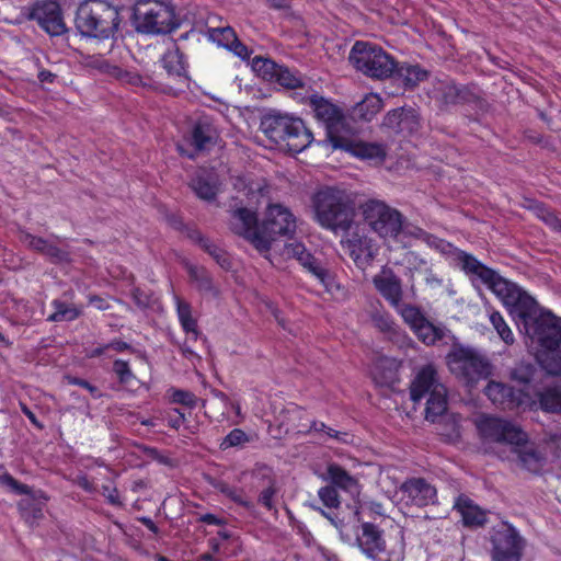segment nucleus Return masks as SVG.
<instances>
[{
    "mask_svg": "<svg viewBox=\"0 0 561 561\" xmlns=\"http://www.w3.org/2000/svg\"><path fill=\"white\" fill-rule=\"evenodd\" d=\"M119 24V12L108 1L85 0L77 10L76 25L84 36L108 39L114 37Z\"/></svg>",
    "mask_w": 561,
    "mask_h": 561,
    "instance_id": "obj_4",
    "label": "nucleus"
},
{
    "mask_svg": "<svg viewBox=\"0 0 561 561\" xmlns=\"http://www.w3.org/2000/svg\"><path fill=\"white\" fill-rule=\"evenodd\" d=\"M328 478L332 485L343 490H350L356 484V480L337 463H330L327 468Z\"/></svg>",
    "mask_w": 561,
    "mask_h": 561,
    "instance_id": "obj_42",
    "label": "nucleus"
},
{
    "mask_svg": "<svg viewBox=\"0 0 561 561\" xmlns=\"http://www.w3.org/2000/svg\"><path fill=\"white\" fill-rule=\"evenodd\" d=\"M174 301L176 316L182 330L186 334H192L193 340L196 341L198 339L199 331L197 320L192 314V306L179 296H174Z\"/></svg>",
    "mask_w": 561,
    "mask_h": 561,
    "instance_id": "obj_36",
    "label": "nucleus"
},
{
    "mask_svg": "<svg viewBox=\"0 0 561 561\" xmlns=\"http://www.w3.org/2000/svg\"><path fill=\"white\" fill-rule=\"evenodd\" d=\"M134 19L137 31L145 34H170L180 26L174 5L159 0H140Z\"/></svg>",
    "mask_w": 561,
    "mask_h": 561,
    "instance_id": "obj_5",
    "label": "nucleus"
},
{
    "mask_svg": "<svg viewBox=\"0 0 561 561\" xmlns=\"http://www.w3.org/2000/svg\"><path fill=\"white\" fill-rule=\"evenodd\" d=\"M461 517L463 525L468 527L482 526L486 520L485 514L472 504H466L461 508Z\"/></svg>",
    "mask_w": 561,
    "mask_h": 561,
    "instance_id": "obj_51",
    "label": "nucleus"
},
{
    "mask_svg": "<svg viewBox=\"0 0 561 561\" xmlns=\"http://www.w3.org/2000/svg\"><path fill=\"white\" fill-rule=\"evenodd\" d=\"M285 254L288 257L296 259L307 272L319 280L327 291L332 293L333 288L337 287L335 277L306 249L305 244L300 242L288 243L285 245Z\"/></svg>",
    "mask_w": 561,
    "mask_h": 561,
    "instance_id": "obj_18",
    "label": "nucleus"
},
{
    "mask_svg": "<svg viewBox=\"0 0 561 561\" xmlns=\"http://www.w3.org/2000/svg\"><path fill=\"white\" fill-rule=\"evenodd\" d=\"M307 104L314 119L325 128V139L320 144L332 147L334 140L343 136L341 131L346 125V117L343 110L331 100L318 93L310 94L307 98Z\"/></svg>",
    "mask_w": 561,
    "mask_h": 561,
    "instance_id": "obj_10",
    "label": "nucleus"
},
{
    "mask_svg": "<svg viewBox=\"0 0 561 561\" xmlns=\"http://www.w3.org/2000/svg\"><path fill=\"white\" fill-rule=\"evenodd\" d=\"M474 99V93L466 85L445 84L442 88L440 100L445 105L466 104Z\"/></svg>",
    "mask_w": 561,
    "mask_h": 561,
    "instance_id": "obj_39",
    "label": "nucleus"
},
{
    "mask_svg": "<svg viewBox=\"0 0 561 561\" xmlns=\"http://www.w3.org/2000/svg\"><path fill=\"white\" fill-rule=\"evenodd\" d=\"M449 369L468 385H474L492 375L490 360L470 347L454 346L447 355Z\"/></svg>",
    "mask_w": 561,
    "mask_h": 561,
    "instance_id": "obj_8",
    "label": "nucleus"
},
{
    "mask_svg": "<svg viewBox=\"0 0 561 561\" xmlns=\"http://www.w3.org/2000/svg\"><path fill=\"white\" fill-rule=\"evenodd\" d=\"M319 499L322 504L328 508H337L340 506V496L333 485H325L318 491Z\"/></svg>",
    "mask_w": 561,
    "mask_h": 561,
    "instance_id": "obj_57",
    "label": "nucleus"
},
{
    "mask_svg": "<svg viewBox=\"0 0 561 561\" xmlns=\"http://www.w3.org/2000/svg\"><path fill=\"white\" fill-rule=\"evenodd\" d=\"M343 247L352 257L357 267L365 270L374 260L375 252L373 241L359 231L356 226L352 233H348L343 241Z\"/></svg>",
    "mask_w": 561,
    "mask_h": 561,
    "instance_id": "obj_23",
    "label": "nucleus"
},
{
    "mask_svg": "<svg viewBox=\"0 0 561 561\" xmlns=\"http://www.w3.org/2000/svg\"><path fill=\"white\" fill-rule=\"evenodd\" d=\"M400 491L407 503L416 507H425L437 503V490L425 478H408L400 485Z\"/></svg>",
    "mask_w": 561,
    "mask_h": 561,
    "instance_id": "obj_21",
    "label": "nucleus"
},
{
    "mask_svg": "<svg viewBox=\"0 0 561 561\" xmlns=\"http://www.w3.org/2000/svg\"><path fill=\"white\" fill-rule=\"evenodd\" d=\"M251 67L260 78L265 81L273 82L280 65L271 58L255 56L252 58Z\"/></svg>",
    "mask_w": 561,
    "mask_h": 561,
    "instance_id": "obj_40",
    "label": "nucleus"
},
{
    "mask_svg": "<svg viewBox=\"0 0 561 561\" xmlns=\"http://www.w3.org/2000/svg\"><path fill=\"white\" fill-rule=\"evenodd\" d=\"M488 399L501 410H528L529 392L513 386L490 380L483 390Z\"/></svg>",
    "mask_w": 561,
    "mask_h": 561,
    "instance_id": "obj_15",
    "label": "nucleus"
},
{
    "mask_svg": "<svg viewBox=\"0 0 561 561\" xmlns=\"http://www.w3.org/2000/svg\"><path fill=\"white\" fill-rule=\"evenodd\" d=\"M527 411L561 414V382L546 386L535 396L529 393Z\"/></svg>",
    "mask_w": 561,
    "mask_h": 561,
    "instance_id": "obj_26",
    "label": "nucleus"
},
{
    "mask_svg": "<svg viewBox=\"0 0 561 561\" xmlns=\"http://www.w3.org/2000/svg\"><path fill=\"white\" fill-rule=\"evenodd\" d=\"M210 37L219 46L228 48L233 42L237 41L238 36L232 27L226 26V27L213 28L211 33H210Z\"/></svg>",
    "mask_w": 561,
    "mask_h": 561,
    "instance_id": "obj_54",
    "label": "nucleus"
},
{
    "mask_svg": "<svg viewBox=\"0 0 561 561\" xmlns=\"http://www.w3.org/2000/svg\"><path fill=\"white\" fill-rule=\"evenodd\" d=\"M382 107V99L375 93H368L351 110L350 116L355 122H371Z\"/></svg>",
    "mask_w": 561,
    "mask_h": 561,
    "instance_id": "obj_30",
    "label": "nucleus"
},
{
    "mask_svg": "<svg viewBox=\"0 0 561 561\" xmlns=\"http://www.w3.org/2000/svg\"><path fill=\"white\" fill-rule=\"evenodd\" d=\"M277 492H278V490L276 488L275 481H271L268 486H266L265 489H263L260 492L259 497H257L259 504L262 505L267 511L275 510L274 499H275Z\"/></svg>",
    "mask_w": 561,
    "mask_h": 561,
    "instance_id": "obj_58",
    "label": "nucleus"
},
{
    "mask_svg": "<svg viewBox=\"0 0 561 561\" xmlns=\"http://www.w3.org/2000/svg\"><path fill=\"white\" fill-rule=\"evenodd\" d=\"M506 294H496L506 299L512 306V313L523 324L525 331L539 319V309L537 301L525 291L516 290L513 283L508 282Z\"/></svg>",
    "mask_w": 561,
    "mask_h": 561,
    "instance_id": "obj_20",
    "label": "nucleus"
},
{
    "mask_svg": "<svg viewBox=\"0 0 561 561\" xmlns=\"http://www.w3.org/2000/svg\"><path fill=\"white\" fill-rule=\"evenodd\" d=\"M490 542L492 561H520L526 540L508 522H502L493 527Z\"/></svg>",
    "mask_w": 561,
    "mask_h": 561,
    "instance_id": "obj_12",
    "label": "nucleus"
},
{
    "mask_svg": "<svg viewBox=\"0 0 561 561\" xmlns=\"http://www.w3.org/2000/svg\"><path fill=\"white\" fill-rule=\"evenodd\" d=\"M412 331L415 333L417 339L426 345H434L445 336L444 331L434 325L427 319L417 324Z\"/></svg>",
    "mask_w": 561,
    "mask_h": 561,
    "instance_id": "obj_43",
    "label": "nucleus"
},
{
    "mask_svg": "<svg viewBox=\"0 0 561 561\" xmlns=\"http://www.w3.org/2000/svg\"><path fill=\"white\" fill-rule=\"evenodd\" d=\"M230 229L249 240L257 251L262 252V249L267 248V240L260 234L261 224L255 211L247 207L234 209L231 214Z\"/></svg>",
    "mask_w": 561,
    "mask_h": 561,
    "instance_id": "obj_19",
    "label": "nucleus"
},
{
    "mask_svg": "<svg viewBox=\"0 0 561 561\" xmlns=\"http://www.w3.org/2000/svg\"><path fill=\"white\" fill-rule=\"evenodd\" d=\"M526 208L530 210L540 221H542V219L552 209L543 202L537 199H527Z\"/></svg>",
    "mask_w": 561,
    "mask_h": 561,
    "instance_id": "obj_60",
    "label": "nucleus"
},
{
    "mask_svg": "<svg viewBox=\"0 0 561 561\" xmlns=\"http://www.w3.org/2000/svg\"><path fill=\"white\" fill-rule=\"evenodd\" d=\"M196 196L203 201L211 202L218 193L217 180L206 171L198 172L190 183Z\"/></svg>",
    "mask_w": 561,
    "mask_h": 561,
    "instance_id": "obj_32",
    "label": "nucleus"
},
{
    "mask_svg": "<svg viewBox=\"0 0 561 561\" xmlns=\"http://www.w3.org/2000/svg\"><path fill=\"white\" fill-rule=\"evenodd\" d=\"M250 440V436L243 430L233 428L222 438L219 448L227 450L232 447H244Z\"/></svg>",
    "mask_w": 561,
    "mask_h": 561,
    "instance_id": "obj_50",
    "label": "nucleus"
},
{
    "mask_svg": "<svg viewBox=\"0 0 561 561\" xmlns=\"http://www.w3.org/2000/svg\"><path fill=\"white\" fill-rule=\"evenodd\" d=\"M295 231L296 218L290 209L278 203L270 204L260 229V234L267 240V248L262 252H268L277 237H291Z\"/></svg>",
    "mask_w": 561,
    "mask_h": 561,
    "instance_id": "obj_13",
    "label": "nucleus"
},
{
    "mask_svg": "<svg viewBox=\"0 0 561 561\" xmlns=\"http://www.w3.org/2000/svg\"><path fill=\"white\" fill-rule=\"evenodd\" d=\"M542 222L554 233L561 234V218L556 210L551 209L542 219Z\"/></svg>",
    "mask_w": 561,
    "mask_h": 561,
    "instance_id": "obj_63",
    "label": "nucleus"
},
{
    "mask_svg": "<svg viewBox=\"0 0 561 561\" xmlns=\"http://www.w3.org/2000/svg\"><path fill=\"white\" fill-rule=\"evenodd\" d=\"M331 149L348 152L352 156L366 161L382 162L386 158V149L382 145L354 140L344 135L340 139L334 140V145Z\"/></svg>",
    "mask_w": 561,
    "mask_h": 561,
    "instance_id": "obj_22",
    "label": "nucleus"
},
{
    "mask_svg": "<svg viewBox=\"0 0 561 561\" xmlns=\"http://www.w3.org/2000/svg\"><path fill=\"white\" fill-rule=\"evenodd\" d=\"M28 19L36 21L50 36H60L67 31L61 8L55 0L35 2L30 9Z\"/></svg>",
    "mask_w": 561,
    "mask_h": 561,
    "instance_id": "obj_17",
    "label": "nucleus"
},
{
    "mask_svg": "<svg viewBox=\"0 0 561 561\" xmlns=\"http://www.w3.org/2000/svg\"><path fill=\"white\" fill-rule=\"evenodd\" d=\"M537 373L538 368L535 364L520 362L511 369L510 377L518 383L529 385L535 380Z\"/></svg>",
    "mask_w": 561,
    "mask_h": 561,
    "instance_id": "obj_46",
    "label": "nucleus"
},
{
    "mask_svg": "<svg viewBox=\"0 0 561 561\" xmlns=\"http://www.w3.org/2000/svg\"><path fill=\"white\" fill-rule=\"evenodd\" d=\"M447 389L445 386H436V389L430 392L425 407V419L432 423L447 411Z\"/></svg>",
    "mask_w": 561,
    "mask_h": 561,
    "instance_id": "obj_34",
    "label": "nucleus"
},
{
    "mask_svg": "<svg viewBox=\"0 0 561 561\" xmlns=\"http://www.w3.org/2000/svg\"><path fill=\"white\" fill-rule=\"evenodd\" d=\"M396 309L400 313L404 322L408 323L412 330L426 319L421 309L411 304L400 302L399 308Z\"/></svg>",
    "mask_w": 561,
    "mask_h": 561,
    "instance_id": "obj_49",
    "label": "nucleus"
},
{
    "mask_svg": "<svg viewBox=\"0 0 561 561\" xmlns=\"http://www.w3.org/2000/svg\"><path fill=\"white\" fill-rule=\"evenodd\" d=\"M421 239L430 248L436 250L450 263L460 267L467 275L477 276L494 294H506L508 283L495 270L480 262L473 254L468 253L451 242L435 234L421 230Z\"/></svg>",
    "mask_w": 561,
    "mask_h": 561,
    "instance_id": "obj_1",
    "label": "nucleus"
},
{
    "mask_svg": "<svg viewBox=\"0 0 561 561\" xmlns=\"http://www.w3.org/2000/svg\"><path fill=\"white\" fill-rule=\"evenodd\" d=\"M68 383L88 390L94 399H100L102 397V392L100 391V389L96 386L92 385L87 379L80 377H68Z\"/></svg>",
    "mask_w": 561,
    "mask_h": 561,
    "instance_id": "obj_61",
    "label": "nucleus"
},
{
    "mask_svg": "<svg viewBox=\"0 0 561 561\" xmlns=\"http://www.w3.org/2000/svg\"><path fill=\"white\" fill-rule=\"evenodd\" d=\"M436 386H444L438 381L437 370L431 364L420 368L410 385V399L414 403L421 402L425 396L436 389Z\"/></svg>",
    "mask_w": 561,
    "mask_h": 561,
    "instance_id": "obj_27",
    "label": "nucleus"
},
{
    "mask_svg": "<svg viewBox=\"0 0 561 561\" xmlns=\"http://www.w3.org/2000/svg\"><path fill=\"white\" fill-rule=\"evenodd\" d=\"M167 394L171 403L181 404L188 409H194L197 405V397L192 391L171 387Z\"/></svg>",
    "mask_w": 561,
    "mask_h": 561,
    "instance_id": "obj_48",
    "label": "nucleus"
},
{
    "mask_svg": "<svg viewBox=\"0 0 561 561\" xmlns=\"http://www.w3.org/2000/svg\"><path fill=\"white\" fill-rule=\"evenodd\" d=\"M261 129L267 139L294 154L302 152L314 140L302 118L286 113L272 112L264 115Z\"/></svg>",
    "mask_w": 561,
    "mask_h": 561,
    "instance_id": "obj_3",
    "label": "nucleus"
},
{
    "mask_svg": "<svg viewBox=\"0 0 561 561\" xmlns=\"http://www.w3.org/2000/svg\"><path fill=\"white\" fill-rule=\"evenodd\" d=\"M203 251L209 254L216 261V263L225 271L231 270L232 261L230 254L226 250L214 243L211 240L208 242V244L204 248Z\"/></svg>",
    "mask_w": 561,
    "mask_h": 561,
    "instance_id": "obj_52",
    "label": "nucleus"
},
{
    "mask_svg": "<svg viewBox=\"0 0 561 561\" xmlns=\"http://www.w3.org/2000/svg\"><path fill=\"white\" fill-rule=\"evenodd\" d=\"M374 325L387 337L396 343L402 345L407 340L405 332L393 321L392 317L388 313H376L373 316Z\"/></svg>",
    "mask_w": 561,
    "mask_h": 561,
    "instance_id": "obj_35",
    "label": "nucleus"
},
{
    "mask_svg": "<svg viewBox=\"0 0 561 561\" xmlns=\"http://www.w3.org/2000/svg\"><path fill=\"white\" fill-rule=\"evenodd\" d=\"M373 376L381 386L393 385L398 381V364L392 358L381 357L374 365Z\"/></svg>",
    "mask_w": 561,
    "mask_h": 561,
    "instance_id": "obj_38",
    "label": "nucleus"
},
{
    "mask_svg": "<svg viewBox=\"0 0 561 561\" xmlns=\"http://www.w3.org/2000/svg\"><path fill=\"white\" fill-rule=\"evenodd\" d=\"M490 323L492 324L493 329L499 334L500 339L506 344V345H513L515 342V337L513 334V331L511 330L510 325L503 318L500 311L493 310L490 313L489 317Z\"/></svg>",
    "mask_w": 561,
    "mask_h": 561,
    "instance_id": "obj_47",
    "label": "nucleus"
},
{
    "mask_svg": "<svg viewBox=\"0 0 561 561\" xmlns=\"http://www.w3.org/2000/svg\"><path fill=\"white\" fill-rule=\"evenodd\" d=\"M540 367L550 376H561V351L542 350L537 355Z\"/></svg>",
    "mask_w": 561,
    "mask_h": 561,
    "instance_id": "obj_41",
    "label": "nucleus"
},
{
    "mask_svg": "<svg viewBox=\"0 0 561 561\" xmlns=\"http://www.w3.org/2000/svg\"><path fill=\"white\" fill-rule=\"evenodd\" d=\"M314 220L334 233L348 232L355 218L353 199L342 190L325 187L312 197Z\"/></svg>",
    "mask_w": 561,
    "mask_h": 561,
    "instance_id": "obj_2",
    "label": "nucleus"
},
{
    "mask_svg": "<svg viewBox=\"0 0 561 561\" xmlns=\"http://www.w3.org/2000/svg\"><path fill=\"white\" fill-rule=\"evenodd\" d=\"M0 486L8 488L14 494L26 495L18 502V511L21 518L31 527L37 525L44 517V508L49 500L45 491L34 490L7 471L0 474Z\"/></svg>",
    "mask_w": 561,
    "mask_h": 561,
    "instance_id": "obj_9",
    "label": "nucleus"
},
{
    "mask_svg": "<svg viewBox=\"0 0 561 561\" xmlns=\"http://www.w3.org/2000/svg\"><path fill=\"white\" fill-rule=\"evenodd\" d=\"M514 451L518 456L520 466L529 472L537 473L541 470L545 456L528 439L519 446H514Z\"/></svg>",
    "mask_w": 561,
    "mask_h": 561,
    "instance_id": "obj_31",
    "label": "nucleus"
},
{
    "mask_svg": "<svg viewBox=\"0 0 561 561\" xmlns=\"http://www.w3.org/2000/svg\"><path fill=\"white\" fill-rule=\"evenodd\" d=\"M272 83H277L286 89L295 90L304 87V80L300 73L296 70H290L288 67L280 65Z\"/></svg>",
    "mask_w": 561,
    "mask_h": 561,
    "instance_id": "obj_45",
    "label": "nucleus"
},
{
    "mask_svg": "<svg viewBox=\"0 0 561 561\" xmlns=\"http://www.w3.org/2000/svg\"><path fill=\"white\" fill-rule=\"evenodd\" d=\"M365 221L383 239L396 240L403 227L402 214L383 202L368 201L363 207Z\"/></svg>",
    "mask_w": 561,
    "mask_h": 561,
    "instance_id": "obj_11",
    "label": "nucleus"
},
{
    "mask_svg": "<svg viewBox=\"0 0 561 561\" xmlns=\"http://www.w3.org/2000/svg\"><path fill=\"white\" fill-rule=\"evenodd\" d=\"M219 131L208 117L198 118L192 126L187 142L196 153L209 151L218 141Z\"/></svg>",
    "mask_w": 561,
    "mask_h": 561,
    "instance_id": "obj_24",
    "label": "nucleus"
},
{
    "mask_svg": "<svg viewBox=\"0 0 561 561\" xmlns=\"http://www.w3.org/2000/svg\"><path fill=\"white\" fill-rule=\"evenodd\" d=\"M348 58L356 70L373 79L390 78L397 68V61L391 55L368 42L357 41Z\"/></svg>",
    "mask_w": 561,
    "mask_h": 561,
    "instance_id": "obj_6",
    "label": "nucleus"
},
{
    "mask_svg": "<svg viewBox=\"0 0 561 561\" xmlns=\"http://www.w3.org/2000/svg\"><path fill=\"white\" fill-rule=\"evenodd\" d=\"M112 369L122 385H128L133 379H135V375L130 369L129 363L126 360L115 359L113 362Z\"/></svg>",
    "mask_w": 561,
    "mask_h": 561,
    "instance_id": "obj_56",
    "label": "nucleus"
},
{
    "mask_svg": "<svg viewBox=\"0 0 561 561\" xmlns=\"http://www.w3.org/2000/svg\"><path fill=\"white\" fill-rule=\"evenodd\" d=\"M392 77L402 82L404 90H413L420 82L428 77V72L419 65L397 62V68Z\"/></svg>",
    "mask_w": 561,
    "mask_h": 561,
    "instance_id": "obj_33",
    "label": "nucleus"
},
{
    "mask_svg": "<svg viewBox=\"0 0 561 561\" xmlns=\"http://www.w3.org/2000/svg\"><path fill=\"white\" fill-rule=\"evenodd\" d=\"M186 237L192 241L194 242L195 244H197L202 250H204V248L208 244V242L210 241L209 238H207L206 236H204L202 233L201 230H198L197 228H188L187 231H186Z\"/></svg>",
    "mask_w": 561,
    "mask_h": 561,
    "instance_id": "obj_64",
    "label": "nucleus"
},
{
    "mask_svg": "<svg viewBox=\"0 0 561 561\" xmlns=\"http://www.w3.org/2000/svg\"><path fill=\"white\" fill-rule=\"evenodd\" d=\"M102 495L106 499L107 503L113 506H122L123 502L121 501L119 492L116 486L112 485H102Z\"/></svg>",
    "mask_w": 561,
    "mask_h": 561,
    "instance_id": "obj_62",
    "label": "nucleus"
},
{
    "mask_svg": "<svg viewBox=\"0 0 561 561\" xmlns=\"http://www.w3.org/2000/svg\"><path fill=\"white\" fill-rule=\"evenodd\" d=\"M356 546L359 551L371 561H400L403 554V545L398 548L388 547L385 530L370 522H363L355 533Z\"/></svg>",
    "mask_w": 561,
    "mask_h": 561,
    "instance_id": "obj_7",
    "label": "nucleus"
},
{
    "mask_svg": "<svg viewBox=\"0 0 561 561\" xmlns=\"http://www.w3.org/2000/svg\"><path fill=\"white\" fill-rule=\"evenodd\" d=\"M54 311L47 317L48 322H71L82 314V307L75 304H68L60 299H54L50 302Z\"/></svg>",
    "mask_w": 561,
    "mask_h": 561,
    "instance_id": "obj_37",
    "label": "nucleus"
},
{
    "mask_svg": "<svg viewBox=\"0 0 561 561\" xmlns=\"http://www.w3.org/2000/svg\"><path fill=\"white\" fill-rule=\"evenodd\" d=\"M526 333L537 341L541 350L556 351L561 345V318L551 311H542Z\"/></svg>",
    "mask_w": 561,
    "mask_h": 561,
    "instance_id": "obj_16",
    "label": "nucleus"
},
{
    "mask_svg": "<svg viewBox=\"0 0 561 561\" xmlns=\"http://www.w3.org/2000/svg\"><path fill=\"white\" fill-rule=\"evenodd\" d=\"M383 125L391 128L402 136H411L421 127L420 114L412 107H399L390 111L385 119Z\"/></svg>",
    "mask_w": 561,
    "mask_h": 561,
    "instance_id": "obj_25",
    "label": "nucleus"
},
{
    "mask_svg": "<svg viewBox=\"0 0 561 561\" xmlns=\"http://www.w3.org/2000/svg\"><path fill=\"white\" fill-rule=\"evenodd\" d=\"M220 492L227 496L229 500L234 502L236 504L244 507V508H251L253 506L252 502L247 500L244 492L242 489L230 486L228 484H224L220 488Z\"/></svg>",
    "mask_w": 561,
    "mask_h": 561,
    "instance_id": "obj_55",
    "label": "nucleus"
},
{
    "mask_svg": "<svg viewBox=\"0 0 561 561\" xmlns=\"http://www.w3.org/2000/svg\"><path fill=\"white\" fill-rule=\"evenodd\" d=\"M376 289L394 308H399L402 299V285L399 277L392 271L376 275L373 279Z\"/></svg>",
    "mask_w": 561,
    "mask_h": 561,
    "instance_id": "obj_29",
    "label": "nucleus"
},
{
    "mask_svg": "<svg viewBox=\"0 0 561 561\" xmlns=\"http://www.w3.org/2000/svg\"><path fill=\"white\" fill-rule=\"evenodd\" d=\"M481 437L485 440L519 446L528 439L527 434L512 422L496 417L484 416L477 423Z\"/></svg>",
    "mask_w": 561,
    "mask_h": 561,
    "instance_id": "obj_14",
    "label": "nucleus"
},
{
    "mask_svg": "<svg viewBox=\"0 0 561 561\" xmlns=\"http://www.w3.org/2000/svg\"><path fill=\"white\" fill-rule=\"evenodd\" d=\"M161 64L168 76L178 82L187 84L191 80L186 56L179 47L168 49L162 55Z\"/></svg>",
    "mask_w": 561,
    "mask_h": 561,
    "instance_id": "obj_28",
    "label": "nucleus"
},
{
    "mask_svg": "<svg viewBox=\"0 0 561 561\" xmlns=\"http://www.w3.org/2000/svg\"><path fill=\"white\" fill-rule=\"evenodd\" d=\"M163 420L167 422L169 427L178 431L185 421V414L176 408L169 409L164 411Z\"/></svg>",
    "mask_w": 561,
    "mask_h": 561,
    "instance_id": "obj_59",
    "label": "nucleus"
},
{
    "mask_svg": "<svg viewBox=\"0 0 561 561\" xmlns=\"http://www.w3.org/2000/svg\"><path fill=\"white\" fill-rule=\"evenodd\" d=\"M80 62L83 67L98 70L101 73L116 75L119 70L118 67L111 65L110 61L100 54H82Z\"/></svg>",
    "mask_w": 561,
    "mask_h": 561,
    "instance_id": "obj_44",
    "label": "nucleus"
},
{
    "mask_svg": "<svg viewBox=\"0 0 561 561\" xmlns=\"http://www.w3.org/2000/svg\"><path fill=\"white\" fill-rule=\"evenodd\" d=\"M190 278L197 284L201 291H213L214 285L209 274L204 268L196 266H190L188 268Z\"/></svg>",
    "mask_w": 561,
    "mask_h": 561,
    "instance_id": "obj_53",
    "label": "nucleus"
}]
</instances>
